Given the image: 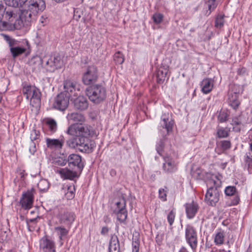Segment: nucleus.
Returning a JSON list of instances; mask_svg holds the SVG:
<instances>
[{
    "label": "nucleus",
    "instance_id": "30",
    "mask_svg": "<svg viewBox=\"0 0 252 252\" xmlns=\"http://www.w3.org/2000/svg\"><path fill=\"white\" fill-rule=\"evenodd\" d=\"M26 0H6L5 4L9 7H19L25 5Z\"/></svg>",
    "mask_w": 252,
    "mask_h": 252
},
{
    "label": "nucleus",
    "instance_id": "34",
    "mask_svg": "<svg viewBox=\"0 0 252 252\" xmlns=\"http://www.w3.org/2000/svg\"><path fill=\"white\" fill-rule=\"evenodd\" d=\"M32 88H33V86H24L23 88V93L26 96L27 99H31V98L32 93Z\"/></svg>",
    "mask_w": 252,
    "mask_h": 252
},
{
    "label": "nucleus",
    "instance_id": "36",
    "mask_svg": "<svg viewBox=\"0 0 252 252\" xmlns=\"http://www.w3.org/2000/svg\"><path fill=\"white\" fill-rule=\"evenodd\" d=\"M234 93L235 94L234 98L232 99L231 98H229L230 99V105L233 109H236L238 107V106H239L240 103V101L237 99V94L239 93V92H234Z\"/></svg>",
    "mask_w": 252,
    "mask_h": 252
},
{
    "label": "nucleus",
    "instance_id": "16",
    "mask_svg": "<svg viewBox=\"0 0 252 252\" xmlns=\"http://www.w3.org/2000/svg\"><path fill=\"white\" fill-rule=\"evenodd\" d=\"M225 193L227 196H234L232 199L230 206L237 205L240 201V197L237 189L234 186H228L226 187Z\"/></svg>",
    "mask_w": 252,
    "mask_h": 252
},
{
    "label": "nucleus",
    "instance_id": "46",
    "mask_svg": "<svg viewBox=\"0 0 252 252\" xmlns=\"http://www.w3.org/2000/svg\"><path fill=\"white\" fill-rule=\"evenodd\" d=\"M166 191L164 189H160L158 190L159 197L163 201L166 200Z\"/></svg>",
    "mask_w": 252,
    "mask_h": 252
},
{
    "label": "nucleus",
    "instance_id": "61",
    "mask_svg": "<svg viewBox=\"0 0 252 252\" xmlns=\"http://www.w3.org/2000/svg\"><path fill=\"white\" fill-rule=\"evenodd\" d=\"M110 174L111 175H115L116 174V172L115 170L112 169L110 171Z\"/></svg>",
    "mask_w": 252,
    "mask_h": 252
},
{
    "label": "nucleus",
    "instance_id": "58",
    "mask_svg": "<svg viewBox=\"0 0 252 252\" xmlns=\"http://www.w3.org/2000/svg\"><path fill=\"white\" fill-rule=\"evenodd\" d=\"M28 229L30 231H33L34 230V226L31 225L30 224L28 225Z\"/></svg>",
    "mask_w": 252,
    "mask_h": 252
},
{
    "label": "nucleus",
    "instance_id": "31",
    "mask_svg": "<svg viewBox=\"0 0 252 252\" xmlns=\"http://www.w3.org/2000/svg\"><path fill=\"white\" fill-rule=\"evenodd\" d=\"M37 187L41 191H46L49 188V183L47 180L42 179L37 184Z\"/></svg>",
    "mask_w": 252,
    "mask_h": 252
},
{
    "label": "nucleus",
    "instance_id": "5",
    "mask_svg": "<svg viewBox=\"0 0 252 252\" xmlns=\"http://www.w3.org/2000/svg\"><path fill=\"white\" fill-rule=\"evenodd\" d=\"M24 6L26 16L30 18L42 12L46 7L44 0H26Z\"/></svg>",
    "mask_w": 252,
    "mask_h": 252
},
{
    "label": "nucleus",
    "instance_id": "64",
    "mask_svg": "<svg viewBox=\"0 0 252 252\" xmlns=\"http://www.w3.org/2000/svg\"><path fill=\"white\" fill-rule=\"evenodd\" d=\"M250 149L252 151V143L250 144Z\"/></svg>",
    "mask_w": 252,
    "mask_h": 252
},
{
    "label": "nucleus",
    "instance_id": "24",
    "mask_svg": "<svg viewBox=\"0 0 252 252\" xmlns=\"http://www.w3.org/2000/svg\"><path fill=\"white\" fill-rule=\"evenodd\" d=\"M202 91L204 94L209 93L213 87V81L209 78L204 79L201 82Z\"/></svg>",
    "mask_w": 252,
    "mask_h": 252
},
{
    "label": "nucleus",
    "instance_id": "35",
    "mask_svg": "<svg viewBox=\"0 0 252 252\" xmlns=\"http://www.w3.org/2000/svg\"><path fill=\"white\" fill-rule=\"evenodd\" d=\"M164 141L165 138L163 137L162 139H161L159 142H158L156 146V150L160 156H162L164 148Z\"/></svg>",
    "mask_w": 252,
    "mask_h": 252
},
{
    "label": "nucleus",
    "instance_id": "42",
    "mask_svg": "<svg viewBox=\"0 0 252 252\" xmlns=\"http://www.w3.org/2000/svg\"><path fill=\"white\" fill-rule=\"evenodd\" d=\"M67 192L65 193V196L67 198V199H72L75 195L74 190H75L74 187H69L67 188Z\"/></svg>",
    "mask_w": 252,
    "mask_h": 252
},
{
    "label": "nucleus",
    "instance_id": "47",
    "mask_svg": "<svg viewBox=\"0 0 252 252\" xmlns=\"http://www.w3.org/2000/svg\"><path fill=\"white\" fill-rule=\"evenodd\" d=\"M175 219V213L173 211H171L167 216L168 221L170 225L174 222Z\"/></svg>",
    "mask_w": 252,
    "mask_h": 252
},
{
    "label": "nucleus",
    "instance_id": "4",
    "mask_svg": "<svg viewBox=\"0 0 252 252\" xmlns=\"http://www.w3.org/2000/svg\"><path fill=\"white\" fill-rule=\"evenodd\" d=\"M86 94L91 101L97 104L105 99L106 90L102 85L94 84L86 89Z\"/></svg>",
    "mask_w": 252,
    "mask_h": 252
},
{
    "label": "nucleus",
    "instance_id": "43",
    "mask_svg": "<svg viewBox=\"0 0 252 252\" xmlns=\"http://www.w3.org/2000/svg\"><path fill=\"white\" fill-rule=\"evenodd\" d=\"M217 135L218 137L220 138H225L228 136V132L224 128H220L218 129Z\"/></svg>",
    "mask_w": 252,
    "mask_h": 252
},
{
    "label": "nucleus",
    "instance_id": "48",
    "mask_svg": "<svg viewBox=\"0 0 252 252\" xmlns=\"http://www.w3.org/2000/svg\"><path fill=\"white\" fill-rule=\"evenodd\" d=\"M9 28L8 24L7 22L2 21V18L0 19V31H5Z\"/></svg>",
    "mask_w": 252,
    "mask_h": 252
},
{
    "label": "nucleus",
    "instance_id": "21",
    "mask_svg": "<svg viewBox=\"0 0 252 252\" xmlns=\"http://www.w3.org/2000/svg\"><path fill=\"white\" fill-rule=\"evenodd\" d=\"M46 142L47 147L53 149H62L64 144L63 140L50 139L49 138L46 139Z\"/></svg>",
    "mask_w": 252,
    "mask_h": 252
},
{
    "label": "nucleus",
    "instance_id": "62",
    "mask_svg": "<svg viewBox=\"0 0 252 252\" xmlns=\"http://www.w3.org/2000/svg\"><path fill=\"white\" fill-rule=\"evenodd\" d=\"M179 252H187L186 249L184 248H182Z\"/></svg>",
    "mask_w": 252,
    "mask_h": 252
},
{
    "label": "nucleus",
    "instance_id": "17",
    "mask_svg": "<svg viewBox=\"0 0 252 252\" xmlns=\"http://www.w3.org/2000/svg\"><path fill=\"white\" fill-rule=\"evenodd\" d=\"M164 163L163 169L165 173H170L175 172L177 169V165L175 161L169 157L164 158Z\"/></svg>",
    "mask_w": 252,
    "mask_h": 252
},
{
    "label": "nucleus",
    "instance_id": "41",
    "mask_svg": "<svg viewBox=\"0 0 252 252\" xmlns=\"http://www.w3.org/2000/svg\"><path fill=\"white\" fill-rule=\"evenodd\" d=\"M44 58L41 59V58L39 56H36L33 57L31 60V62L37 64V66H39L40 65H42L44 67V65L45 64L44 62Z\"/></svg>",
    "mask_w": 252,
    "mask_h": 252
},
{
    "label": "nucleus",
    "instance_id": "52",
    "mask_svg": "<svg viewBox=\"0 0 252 252\" xmlns=\"http://www.w3.org/2000/svg\"><path fill=\"white\" fill-rule=\"evenodd\" d=\"M67 159H63L62 158H59L56 162L57 163L58 165L63 166L64 165L66 162H67Z\"/></svg>",
    "mask_w": 252,
    "mask_h": 252
},
{
    "label": "nucleus",
    "instance_id": "59",
    "mask_svg": "<svg viewBox=\"0 0 252 252\" xmlns=\"http://www.w3.org/2000/svg\"><path fill=\"white\" fill-rule=\"evenodd\" d=\"M1 18L5 19V13L0 12V19Z\"/></svg>",
    "mask_w": 252,
    "mask_h": 252
},
{
    "label": "nucleus",
    "instance_id": "53",
    "mask_svg": "<svg viewBox=\"0 0 252 252\" xmlns=\"http://www.w3.org/2000/svg\"><path fill=\"white\" fill-rule=\"evenodd\" d=\"M139 243L138 240L132 242V250H139Z\"/></svg>",
    "mask_w": 252,
    "mask_h": 252
},
{
    "label": "nucleus",
    "instance_id": "44",
    "mask_svg": "<svg viewBox=\"0 0 252 252\" xmlns=\"http://www.w3.org/2000/svg\"><path fill=\"white\" fill-rule=\"evenodd\" d=\"M163 19V15L160 13H156L153 16V19L154 22L156 24L160 23Z\"/></svg>",
    "mask_w": 252,
    "mask_h": 252
},
{
    "label": "nucleus",
    "instance_id": "23",
    "mask_svg": "<svg viewBox=\"0 0 252 252\" xmlns=\"http://www.w3.org/2000/svg\"><path fill=\"white\" fill-rule=\"evenodd\" d=\"M168 72V69L164 66H160L157 72V82L158 84H162L164 81L167 73Z\"/></svg>",
    "mask_w": 252,
    "mask_h": 252
},
{
    "label": "nucleus",
    "instance_id": "3",
    "mask_svg": "<svg viewBox=\"0 0 252 252\" xmlns=\"http://www.w3.org/2000/svg\"><path fill=\"white\" fill-rule=\"evenodd\" d=\"M221 181L217 176L213 175L211 179L207 182V185H213V187H210L205 194V201L210 206H214L219 201L220 192L218 189L221 185Z\"/></svg>",
    "mask_w": 252,
    "mask_h": 252
},
{
    "label": "nucleus",
    "instance_id": "50",
    "mask_svg": "<svg viewBox=\"0 0 252 252\" xmlns=\"http://www.w3.org/2000/svg\"><path fill=\"white\" fill-rule=\"evenodd\" d=\"M218 119L220 123L225 122L227 119V115L225 112H221L218 116Z\"/></svg>",
    "mask_w": 252,
    "mask_h": 252
},
{
    "label": "nucleus",
    "instance_id": "13",
    "mask_svg": "<svg viewBox=\"0 0 252 252\" xmlns=\"http://www.w3.org/2000/svg\"><path fill=\"white\" fill-rule=\"evenodd\" d=\"M34 193V189H32L23 193L22 198L20 200V203L22 208L25 209H29L32 207Z\"/></svg>",
    "mask_w": 252,
    "mask_h": 252
},
{
    "label": "nucleus",
    "instance_id": "1",
    "mask_svg": "<svg viewBox=\"0 0 252 252\" xmlns=\"http://www.w3.org/2000/svg\"><path fill=\"white\" fill-rule=\"evenodd\" d=\"M67 161L71 169L66 168H60L57 172L64 179L73 180L74 178L78 177L84 167L82 157L79 155L72 154L68 156Z\"/></svg>",
    "mask_w": 252,
    "mask_h": 252
},
{
    "label": "nucleus",
    "instance_id": "20",
    "mask_svg": "<svg viewBox=\"0 0 252 252\" xmlns=\"http://www.w3.org/2000/svg\"><path fill=\"white\" fill-rule=\"evenodd\" d=\"M198 209V204L194 201L186 203V212L187 217L189 219L193 218L197 212Z\"/></svg>",
    "mask_w": 252,
    "mask_h": 252
},
{
    "label": "nucleus",
    "instance_id": "39",
    "mask_svg": "<svg viewBox=\"0 0 252 252\" xmlns=\"http://www.w3.org/2000/svg\"><path fill=\"white\" fill-rule=\"evenodd\" d=\"M4 39L7 42L10 47V48L11 47H14L18 46V41L15 39L11 38L9 36L7 35H4Z\"/></svg>",
    "mask_w": 252,
    "mask_h": 252
},
{
    "label": "nucleus",
    "instance_id": "19",
    "mask_svg": "<svg viewBox=\"0 0 252 252\" xmlns=\"http://www.w3.org/2000/svg\"><path fill=\"white\" fill-rule=\"evenodd\" d=\"M78 86L76 82L71 80H66L63 82V88L64 89L63 92L67 94H69L71 96V94L75 92L76 90H79L77 88Z\"/></svg>",
    "mask_w": 252,
    "mask_h": 252
},
{
    "label": "nucleus",
    "instance_id": "33",
    "mask_svg": "<svg viewBox=\"0 0 252 252\" xmlns=\"http://www.w3.org/2000/svg\"><path fill=\"white\" fill-rule=\"evenodd\" d=\"M224 235L223 232H218L215 237L214 242L216 245H221L223 243Z\"/></svg>",
    "mask_w": 252,
    "mask_h": 252
},
{
    "label": "nucleus",
    "instance_id": "63",
    "mask_svg": "<svg viewBox=\"0 0 252 252\" xmlns=\"http://www.w3.org/2000/svg\"><path fill=\"white\" fill-rule=\"evenodd\" d=\"M132 252H139V250H132Z\"/></svg>",
    "mask_w": 252,
    "mask_h": 252
},
{
    "label": "nucleus",
    "instance_id": "8",
    "mask_svg": "<svg viewBox=\"0 0 252 252\" xmlns=\"http://www.w3.org/2000/svg\"><path fill=\"white\" fill-rule=\"evenodd\" d=\"M185 237L188 244L192 251L195 252L198 244L197 234L196 230L192 225L188 224L186 226Z\"/></svg>",
    "mask_w": 252,
    "mask_h": 252
},
{
    "label": "nucleus",
    "instance_id": "10",
    "mask_svg": "<svg viewBox=\"0 0 252 252\" xmlns=\"http://www.w3.org/2000/svg\"><path fill=\"white\" fill-rule=\"evenodd\" d=\"M116 208L113 211L117 215V219L121 222H124L127 218V212L126 208V201L124 198L116 203Z\"/></svg>",
    "mask_w": 252,
    "mask_h": 252
},
{
    "label": "nucleus",
    "instance_id": "49",
    "mask_svg": "<svg viewBox=\"0 0 252 252\" xmlns=\"http://www.w3.org/2000/svg\"><path fill=\"white\" fill-rule=\"evenodd\" d=\"M221 146L223 150L229 149L231 147V143L229 141L223 140L221 142Z\"/></svg>",
    "mask_w": 252,
    "mask_h": 252
},
{
    "label": "nucleus",
    "instance_id": "22",
    "mask_svg": "<svg viewBox=\"0 0 252 252\" xmlns=\"http://www.w3.org/2000/svg\"><path fill=\"white\" fill-rule=\"evenodd\" d=\"M161 119V125L166 129L167 133L168 134L172 129L174 122L171 118H169L168 114L163 115Z\"/></svg>",
    "mask_w": 252,
    "mask_h": 252
},
{
    "label": "nucleus",
    "instance_id": "56",
    "mask_svg": "<svg viewBox=\"0 0 252 252\" xmlns=\"http://www.w3.org/2000/svg\"><path fill=\"white\" fill-rule=\"evenodd\" d=\"M38 217L37 218H34V219H29V220H27V225H29L30 224V222H32V223H36V220L37 219Z\"/></svg>",
    "mask_w": 252,
    "mask_h": 252
},
{
    "label": "nucleus",
    "instance_id": "14",
    "mask_svg": "<svg viewBox=\"0 0 252 252\" xmlns=\"http://www.w3.org/2000/svg\"><path fill=\"white\" fill-rule=\"evenodd\" d=\"M40 249L44 252H56L54 242L46 237H44L40 239Z\"/></svg>",
    "mask_w": 252,
    "mask_h": 252
},
{
    "label": "nucleus",
    "instance_id": "15",
    "mask_svg": "<svg viewBox=\"0 0 252 252\" xmlns=\"http://www.w3.org/2000/svg\"><path fill=\"white\" fill-rule=\"evenodd\" d=\"M66 118L69 123H72V124L81 125L85 122L84 116L78 112H72L68 113Z\"/></svg>",
    "mask_w": 252,
    "mask_h": 252
},
{
    "label": "nucleus",
    "instance_id": "38",
    "mask_svg": "<svg viewBox=\"0 0 252 252\" xmlns=\"http://www.w3.org/2000/svg\"><path fill=\"white\" fill-rule=\"evenodd\" d=\"M114 61L117 64H121L124 62V58L120 52H116L114 55Z\"/></svg>",
    "mask_w": 252,
    "mask_h": 252
},
{
    "label": "nucleus",
    "instance_id": "60",
    "mask_svg": "<svg viewBox=\"0 0 252 252\" xmlns=\"http://www.w3.org/2000/svg\"><path fill=\"white\" fill-rule=\"evenodd\" d=\"M246 252H252V245H250Z\"/></svg>",
    "mask_w": 252,
    "mask_h": 252
},
{
    "label": "nucleus",
    "instance_id": "27",
    "mask_svg": "<svg viewBox=\"0 0 252 252\" xmlns=\"http://www.w3.org/2000/svg\"><path fill=\"white\" fill-rule=\"evenodd\" d=\"M70 229L63 226H60L55 227V231L59 236L61 240H63V238L66 237L69 232Z\"/></svg>",
    "mask_w": 252,
    "mask_h": 252
},
{
    "label": "nucleus",
    "instance_id": "6",
    "mask_svg": "<svg viewBox=\"0 0 252 252\" xmlns=\"http://www.w3.org/2000/svg\"><path fill=\"white\" fill-rule=\"evenodd\" d=\"M66 133L71 136L92 137L94 133L93 127L89 125L71 124L66 130Z\"/></svg>",
    "mask_w": 252,
    "mask_h": 252
},
{
    "label": "nucleus",
    "instance_id": "37",
    "mask_svg": "<svg viewBox=\"0 0 252 252\" xmlns=\"http://www.w3.org/2000/svg\"><path fill=\"white\" fill-rule=\"evenodd\" d=\"M224 23V16L219 15L216 18L215 26L220 29L223 26Z\"/></svg>",
    "mask_w": 252,
    "mask_h": 252
},
{
    "label": "nucleus",
    "instance_id": "25",
    "mask_svg": "<svg viewBox=\"0 0 252 252\" xmlns=\"http://www.w3.org/2000/svg\"><path fill=\"white\" fill-rule=\"evenodd\" d=\"M109 252H120V245L118 237L112 236L109 242Z\"/></svg>",
    "mask_w": 252,
    "mask_h": 252
},
{
    "label": "nucleus",
    "instance_id": "2",
    "mask_svg": "<svg viewBox=\"0 0 252 252\" xmlns=\"http://www.w3.org/2000/svg\"><path fill=\"white\" fill-rule=\"evenodd\" d=\"M67 145L72 149H77L81 152L90 153L95 146L94 140L86 136L78 135L68 139L66 141Z\"/></svg>",
    "mask_w": 252,
    "mask_h": 252
},
{
    "label": "nucleus",
    "instance_id": "57",
    "mask_svg": "<svg viewBox=\"0 0 252 252\" xmlns=\"http://www.w3.org/2000/svg\"><path fill=\"white\" fill-rule=\"evenodd\" d=\"M246 68L242 67L241 68H239L238 69V73L240 75H243L246 72Z\"/></svg>",
    "mask_w": 252,
    "mask_h": 252
},
{
    "label": "nucleus",
    "instance_id": "55",
    "mask_svg": "<svg viewBox=\"0 0 252 252\" xmlns=\"http://www.w3.org/2000/svg\"><path fill=\"white\" fill-rule=\"evenodd\" d=\"M108 231H109V229H108V227L104 226V227H102L101 231V233L103 235H105L108 233Z\"/></svg>",
    "mask_w": 252,
    "mask_h": 252
},
{
    "label": "nucleus",
    "instance_id": "45",
    "mask_svg": "<svg viewBox=\"0 0 252 252\" xmlns=\"http://www.w3.org/2000/svg\"><path fill=\"white\" fill-rule=\"evenodd\" d=\"M40 132L38 130H33L31 133V139L32 141L38 139L39 137Z\"/></svg>",
    "mask_w": 252,
    "mask_h": 252
},
{
    "label": "nucleus",
    "instance_id": "9",
    "mask_svg": "<svg viewBox=\"0 0 252 252\" xmlns=\"http://www.w3.org/2000/svg\"><path fill=\"white\" fill-rule=\"evenodd\" d=\"M98 78L96 67L94 65L89 66L83 75L82 81L86 85H93L97 81Z\"/></svg>",
    "mask_w": 252,
    "mask_h": 252
},
{
    "label": "nucleus",
    "instance_id": "29",
    "mask_svg": "<svg viewBox=\"0 0 252 252\" xmlns=\"http://www.w3.org/2000/svg\"><path fill=\"white\" fill-rule=\"evenodd\" d=\"M26 48L19 46L18 45L10 48V51L13 58H16L18 56L22 55L26 51Z\"/></svg>",
    "mask_w": 252,
    "mask_h": 252
},
{
    "label": "nucleus",
    "instance_id": "32",
    "mask_svg": "<svg viewBox=\"0 0 252 252\" xmlns=\"http://www.w3.org/2000/svg\"><path fill=\"white\" fill-rule=\"evenodd\" d=\"M32 95L31 99H33L36 100L38 102L40 101L41 93L38 89L35 86L32 88Z\"/></svg>",
    "mask_w": 252,
    "mask_h": 252
},
{
    "label": "nucleus",
    "instance_id": "7",
    "mask_svg": "<svg viewBox=\"0 0 252 252\" xmlns=\"http://www.w3.org/2000/svg\"><path fill=\"white\" fill-rule=\"evenodd\" d=\"M44 67L47 71L53 72L61 68L63 65V60L58 54L44 57Z\"/></svg>",
    "mask_w": 252,
    "mask_h": 252
},
{
    "label": "nucleus",
    "instance_id": "12",
    "mask_svg": "<svg viewBox=\"0 0 252 252\" xmlns=\"http://www.w3.org/2000/svg\"><path fill=\"white\" fill-rule=\"evenodd\" d=\"M76 219L74 213L70 211H63L58 215V219L61 224H63L70 229Z\"/></svg>",
    "mask_w": 252,
    "mask_h": 252
},
{
    "label": "nucleus",
    "instance_id": "28",
    "mask_svg": "<svg viewBox=\"0 0 252 252\" xmlns=\"http://www.w3.org/2000/svg\"><path fill=\"white\" fill-rule=\"evenodd\" d=\"M0 12L5 13V19L10 21V19L13 16V11L10 7H6L4 3L0 1Z\"/></svg>",
    "mask_w": 252,
    "mask_h": 252
},
{
    "label": "nucleus",
    "instance_id": "51",
    "mask_svg": "<svg viewBox=\"0 0 252 252\" xmlns=\"http://www.w3.org/2000/svg\"><path fill=\"white\" fill-rule=\"evenodd\" d=\"M29 151L32 154H33L36 151L35 144L32 141L31 142V145L29 148Z\"/></svg>",
    "mask_w": 252,
    "mask_h": 252
},
{
    "label": "nucleus",
    "instance_id": "54",
    "mask_svg": "<svg viewBox=\"0 0 252 252\" xmlns=\"http://www.w3.org/2000/svg\"><path fill=\"white\" fill-rule=\"evenodd\" d=\"M232 124L238 126L241 124V122L239 120L238 118H235L232 121Z\"/></svg>",
    "mask_w": 252,
    "mask_h": 252
},
{
    "label": "nucleus",
    "instance_id": "40",
    "mask_svg": "<svg viewBox=\"0 0 252 252\" xmlns=\"http://www.w3.org/2000/svg\"><path fill=\"white\" fill-rule=\"evenodd\" d=\"M205 4L208 7L210 13L214 10L217 7L216 0H205Z\"/></svg>",
    "mask_w": 252,
    "mask_h": 252
},
{
    "label": "nucleus",
    "instance_id": "18",
    "mask_svg": "<svg viewBox=\"0 0 252 252\" xmlns=\"http://www.w3.org/2000/svg\"><path fill=\"white\" fill-rule=\"evenodd\" d=\"M74 107L76 109L85 110L88 107V101L86 97L80 95L73 100Z\"/></svg>",
    "mask_w": 252,
    "mask_h": 252
},
{
    "label": "nucleus",
    "instance_id": "26",
    "mask_svg": "<svg viewBox=\"0 0 252 252\" xmlns=\"http://www.w3.org/2000/svg\"><path fill=\"white\" fill-rule=\"evenodd\" d=\"M45 124L51 133H54L57 130V123L54 119L47 118L45 120Z\"/></svg>",
    "mask_w": 252,
    "mask_h": 252
},
{
    "label": "nucleus",
    "instance_id": "11",
    "mask_svg": "<svg viewBox=\"0 0 252 252\" xmlns=\"http://www.w3.org/2000/svg\"><path fill=\"white\" fill-rule=\"evenodd\" d=\"M70 97L69 94L64 92L61 93L55 98L54 107L60 111L64 110L68 105Z\"/></svg>",
    "mask_w": 252,
    "mask_h": 252
}]
</instances>
